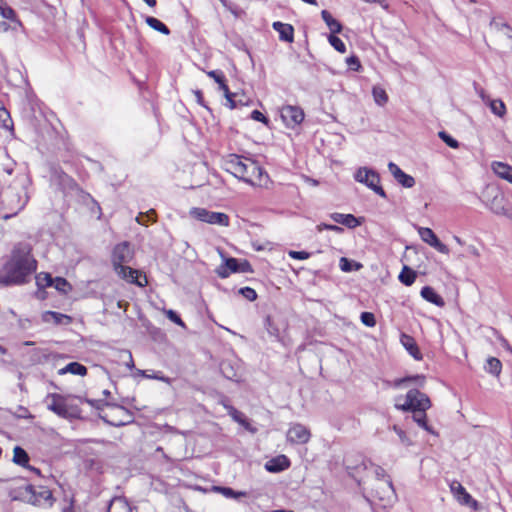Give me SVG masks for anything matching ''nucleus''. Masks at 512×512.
<instances>
[{"instance_id": "24", "label": "nucleus", "mask_w": 512, "mask_h": 512, "mask_svg": "<svg viewBox=\"0 0 512 512\" xmlns=\"http://www.w3.org/2000/svg\"><path fill=\"white\" fill-rule=\"evenodd\" d=\"M0 17L14 23H20L17 19L16 12L6 4L0 5ZM8 28L9 26L6 22L0 21V31H7Z\"/></svg>"}, {"instance_id": "57", "label": "nucleus", "mask_w": 512, "mask_h": 512, "mask_svg": "<svg viewBox=\"0 0 512 512\" xmlns=\"http://www.w3.org/2000/svg\"><path fill=\"white\" fill-rule=\"evenodd\" d=\"M251 119L267 124L269 122L268 118L261 113L259 110H253L250 115Z\"/></svg>"}, {"instance_id": "14", "label": "nucleus", "mask_w": 512, "mask_h": 512, "mask_svg": "<svg viewBox=\"0 0 512 512\" xmlns=\"http://www.w3.org/2000/svg\"><path fill=\"white\" fill-rule=\"evenodd\" d=\"M388 168L395 180L403 187L412 188L415 185V179L402 171L395 163L390 162Z\"/></svg>"}, {"instance_id": "46", "label": "nucleus", "mask_w": 512, "mask_h": 512, "mask_svg": "<svg viewBox=\"0 0 512 512\" xmlns=\"http://www.w3.org/2000/svg\"><path fill=\"white\" fill-rule=\"evenodd\" d=\"M339 265H340L341 270L344 272H351L354 269L358 270L362 267V265L360 263L350 261L349 259H347L345 257H342L340 259Z\"/></svg>"}, {"instance_id": "32", "label": "nucleus", "mask_w": 512, "mask_h": 512, "mask_svg": "<svg viewBox=\"0 0 512 512\" xmlns=\"http://www.w3.org/2000/svg\"><path fill=\"white\" fill-rule=\"evenodd\" d=\"M367 464H368V468L371 467L374 469V474H375L376 478L378 480H384L387 488L391 492H394L392 480L389 478V476H387L386 471L381 466L375 465L374 463H372L370 460H368Z\"/></svg>"}, {"instance_id": "8", "label": "nucleus", "mask_w": 512, "mask_h": 512, "mask_svg": "<svg viewBox=\"0 0 512 512\" xmlns=\"http://www.w3.org/2000/svg\"><path fill=\"white\" fill-rule=\"evenodd\" d=\"M367 462L368 460L361 455H347L344 458V465L348 474L357 481L358 485L362 481L360 477L361 472L368 469Z\"/></svg>"}, {"instance_id": "2", "label": "nucleus", "mask_w": 512, "mask_h": 512, "mask_svg": "<svg viewBox=\"0 0 512 512\" xmlns=\"http://www.w3.org/2000/svg\"><path fill=\"white\" fill-rule=\"evenodd\" d=\"M395 408L401 411H426L431 407L429 397L418 389H410L405 397L395 398Z\"/></svg>"}, {"instance_id": "43", "label": "nucleus", "mask_w": 512, "mask_h": 512, "mask_svg": "<svg viewBox=\"0 0 512 512\" xmlns=\"http://www.w3.org/2000/svg\"><path fill=\"white\" fill-rule=\"evenodd\" d=\"M372 94H373L375 102L378 105L383 106V105H385L387 103L388 95H387L386 91L383 88H381V87H373Z\"/></svg>"}, {"instance_id": "10", "label": "nucleus", "mask_w": 512, "mask_h": 512, "mask_svg": "<svg viewBox=\"0 0 512 512\" xmlns=\"http://www.w3.org/2000/svg\"><path fill=\"white\" fill-rule=\"evenodd\" d=\"M280 115L288 128H294L304 120V111L299 106L285 105L280 110Z\"/></svg>"}, {"instance_id": "26", "label": "nucleus", "mask_w": 512, "mask_h": 512, "mask_svg": "<svg viewBox=\"0 0 512 512\" xmlns=\"http://www.w3.org/2000/svg\"><path fill=\"white\" fill-rule=\"evenodd\" d=\"M420 294L426 301L438 307H443L445 305L443 298L430 286H424L421 289Z\"/></svg>"}, {"instance_id": "19", "label": "nucleus", "mask_w": 512, "mask_h": 512, "mask_svg": "<svg viewBox=\"0 0 512 512\" xmlns=\"http://www.w3.org/2000/svg\"><path fill=\"white\" fill-rule=\"evenodd\" d=\"M42 320L46 323H53L55 325H68L72 322V318L70 316L55 311L44 312Z\"/></svg>"}, {"instance_id": "22", "label": "nucleus", "mask_w": 512, "mask_h": 512, "mask_svg": "<svg viewBox=\"0 0 512 512\" xmlns=\"http://www.w3.org/2000/svg\"><path fill=\"white\" fill-rule=\"evenodd\" d=\"M242 160V157L237 154H229L222 160V168L235 176L239 172L238 169Z\"/></svg>"}, {"instance_id": "52", "label": "nucleus", "mask_w": 512, "mask_h": 512, "mask_svg": "<svg viewBox=\"0 0 512 512\" xmlns=\"http://www.w3.org/2000/svg\"><path fill=\"white\" fill-rule=\"evenodd\" d=\"M239 294L245 297L249 301H254L257 299L256 291L251 287H242L239 289Z\"/></svg>"}, {"instance_id": "23", "label": "nucleus", "mask_w": 512, "mask_h": 512, "mask_svg": "<svg viewBox=\"0 0 512 512\" xmlns=\"http://www.w3.org/2000/svg\"><path fill=\"white\" fill-rule=\"evenodd\" d=\"M239 261L236 258H228L225 263L217 268L216 273L220 278H227L230 273L238 272Z\"/></svg>"}, {"instance_id": "7", "label": "nucleus", "mask_w": 512, "mask_h": 512, "mask_svg": "<svg viewBox=\"0 0 512 512\" xmlns=\"http://www.w3.org/2000/svg\"><path fill=\"white\" fill-rule=\"evenodd\" d=\"M190 216L208 224L229 226V216L223 212L209 211L205 208L194 207L190 210Z\"/></svg>"}, {"instance_id": "21", "label": "nucleus", "mask_w": 512, "mask_h": 512, "mask_svg": "<svg viewBox=\"0 0 512 512\" xmlns=\"http://www.w3.org/2000/svg\"><path fill=\"white\" fill-rule=\"evenodd\" d=\"M401 344L405 347L408 353L416 360L422 359V354L415 339L407 334H402L400 338Z\"/></svg>"}, {"instance_id": "34", "label": "nucleus", "mask_w": 512, "mask_h": 512, "mask_svg": "<svg viewBox=\"0 0 512 512\" xmlns=\"http://www.w3.org/2000/svg\"><path fill=\"white\" fill-rule=\"evenodd\" d=\"M13 462L22 467H28L29 456L28 453L21 448L20 446H16L14 448Z\"/></svg>"}, {"instance_id": "55", "label": "nucleus", "mask_w": 512, "mask_h": 512, "mask_svg": "<svg viewBox=\"0 0 512 512\" xmlns=\"http://www.w3.org/2000/svg\"><path fill=\"white\" fill-rule=\"evenodd\" d=\"M393 431L398 435L400 441L403 443V444H406V445H409L410 444V441H409V438L407 437L405 431H403L400 427H398L397 425H393L392 427Z\"/></svg>"}, {"instance_id": "25", "label": "nucleus", "mask_w": 512, "mask_h": 512, "mask_svg": "<svg viewBox=\"0 0 512 512\" xmlns=\"http://www.w3.org/2000/svg\"><path fill=\"white\" fill-rule=\"evenodd\" d=\"M491 168L498 177L512 183V166L503 162L494 161Z\"/></svg>"}, {"instance_id": "48", "label": "nucleus", "mask_w": 512, "mask_h": 512, "mask_svg": "<svg viewBox=\"0 0 512 512\" xmlns=\"http://www.w3.org/2000/svg\"><path fill=\"white\" fill-rule=\"evenodd\" d=\"M156 213L153 209L149 210L146 213H140L136 220L141 225H146L148 221H155Z\"/></svg>"}, {"instance_id": "4", "label": "nucleus", "mask_w": 512, "mask_h": 512, "mask_svg": "<svg viewBox=\"0 0 512 512\" xmlns=\"http://www.w3.org/2000/svg\"><path fill=\"white\" fill-rule=\"evenodd\" d=\"M84 401L95 409H101V407L104 405L111 406V407H113L115 412H120L124 415V417L121 419H117L114 416L112 418H110L108 414L102 415L101 419L111 426L121 427V426L130 424L134 421L133 414L128 409H126L125 407H123L121 405H116V404H113L110 402H105L104 400H101V399L96 400V399L85 398Z\"/></svg>"}, {"instance_id": "54", "label": "nucleus", "mask_w": 512, "mask_h": 512, "mask_svg": "<svg viewBox=\"0 0 512 512\" xmlns=\"http://www.w3.org/2000/svg\"><path fill=\"white\" fill-rule=\"evenodd\" d=\"M165 314H166L167 318L170 321H172L173 323H175L181 327H185V324L182 321L181 317L174 310H171V309L167 310V311H165Z\"/></svg>"}, {"instance_id": "60", "label": "nucleus", "mask_w": 512, "mask_h": 512, "mask_svg": "<svg viewBox=\"0 0 512 512\" xmlns=\"http://www.w3.org/2000/svg\"><path fill=\"white\" fill-rule=\"evenodd\" d=\"M121 358L126 361V365L129 369H132L134 367V362L130 351H121Z\"/></svg>"}, {"instance_id": "59", "label": "nucleus", "mask_w": 512, "mask_h": 512, "mask_svg": "<svg viewBox=\"0 0 512 512\" xmlns=\"http://www.w3.org/2000/svg\"><path fill=\"white\" fill-rule=\"evenodd\" d=\"M289 256L292 258V259H297V260H305V259H308L310 257V254L306 251H289Z\"/></svg>"}, {"instance_id": "31", "label": "nucleus", "mask_w": 512, "mask_h": 512, "mask_svg": "<svg viewBox=\"0 0 512 512\" xmlns=\"http://www.w3.org/2000/svg\"><path fill=\"white\" fill-rule=\"evenodd\" d=\"M58 373L60 375L71 373L74 375L85 376L87 374V368L79 362H71L65 367L61 368Z\"/></svg>"}, {"instance_id": "35", "label": "nucleus", "mask_w": 512, "mask_h": 512, "mask_svg": "<svg viewBox=\"0 0 512 512\" xmlns=\"http://www.w3.org/2000/svg\"><path fill=\"white\" fill-rule=\"evenodd\" d=\"M145 22L149 27L164 35L170 34V29L163 22H161L159 19L155 17L148 16L146 17Z\"/></svg>"}, {"instance_id": "49", "label": "nucleus", "mask_w": 512, "mask_h": 512, "mask_svg": "<svg viewBox=\"0 0 512 512\" xmlns=\"http://www.w3.org/2000/svg\"><path fill=\"white\" fill-rule=\"evenodd\" d=\"M217 490L227 498H239L246 495L245 492H237L230 487H217Z\"/></svg>"}, {"instance_id": "44", "label": "nucleus", "mask_w": 512, "mask_h": 512, "mask_svg": "<svg viewBox=\"0 0 512 512\" xmlns=\"http://www.w3.org/2000/svg\"><path fill=\"white\" fill-rule=\"evenodd\" d=\"M252 162L251 159H245L241 161V164L239 166V169L234 177L238 178L241 181H250L248 179V170H249V163Z\"/></svg>"}, {"instance_id": "64", "label": "nucleus", "mask_w": 512, "mask_h": 512, "mask_svg": "<svg viewBox=\"0 0 512 512\" xmlns=\"http://www.w3.org/2000/svg\"><path fill=\"white\" fill-rule=\"evenodd\" d=\"M234 95H235V94H233V93H230V94L225 95V98H226V100H227V105H228V107H229L230 109H234V108H236V107H237L236 102H235V100L233 99Z\"/></svg>"}, {"instance_id": "29", "label": "nucleus", "mask_w": 512, "mask_h": 512, "mask_svg": "<svg viewBox=\"0 0 512 512\" xmlns=\"http://www.w3.org/2000/svg\"><path fill=\"white\" fill-rule=\"evenodd\" d=\"M220 371L226 379L239 382L240 375L238 374V369L232 364L231 361H222L220 363Z\"/></svg>"}, {"instance_id": "38", "label": "nucleus", "mask_w": 512, "mask_h": 512, "mask_svg": "<svg viewBox=\"0 0 512 512\" xmlns=\"http://www.w3.org/2000/svg\"><path fill=\"white\" fill-rule=\"evenodd\" d=\"M413 420L424 430H426L429 433L434 434V431L431 426L427 423V416L426 411H415L413 412Z\"/></svg>"}, {"instance_id": "3", "label": "nucleus", "mask_w": 512, "mask_h": 512, "mask_svg": "<svg viewBox=\"0 0 512 512\" xmlns=\"http://www.w3.org/2000/svg\"><path fill=\"white\" fill-rule=\"evenodd\" d=\"M2 203L4 204L5 209L10 212L2 214L1 218L3 220H8L16 216L26 206L28 203V196L23 189L9 187L2 196Z\"/></svg>"}, {"instance_id": "42", "label": "nucleus", "mask_w": 512, "mask_h": 512, "mask_svg": "<svg viewBox=\"0 0 512 512\" xmlns=\"http://www.w3.org/2000/svg\"><path fill=\"white\" fill-rule=\"evenodd\" d=\"M54 278L49 273H39L36 276V284L39 289L53 286Z\"/></svg>"}, {"instance_id": "18", "label": "nucleus", "mask_w": 512, "mask_h": 512, "mask_svg": "<svg viewBox=\"0 0 512 512\" xmlns=\"http://www.w3.org/2000/svg\"><path fill=\"white\" fill-rule=\"evenodd\" d=\"M482 100L489 106L491 112L503 118L506 114V106L501 99H490L483 91L480 93Z\"/></svg>"}, {"instance_id": "51", "label": "nucleus", "mask_w": 512, "mask_h": 512, "mask_svg": "<svg viewBox=\"0 0 512 512\" xmlns=\"http://www.w3.org/2000/svg\"><path fill=\"white\" fill-rule=\"evenodd\" d=\"M264 326L267 330V332L272 335V336H278L279 334V329L276 327V325L274 324L273 320H272V317L271 316H266L265 320H264Z\"/></svg>"}, {"instance_id": "47", "label": "nucleus", "mask_w": 512, "mask_h": 512, "mask_svg": "<svg viewBox=\"0 0 512 512\" xmlns=\"http://www.w3.org/2000/svg\"><path fill=\"white\" fill-rule=\"evenodd\" d=\"M438 136L439 138L445 142L449 147L451 148H458L459 147V142L454 139L451 135H449L448 133H446L445 131H440L438 133Z\"/></svg>"}, {"instance_id": "15", "label": "nucleus", "mask_w": 512, "mask_h": 512, "mask_svg": "<svg viewBox=\"0 0 512 512\" xmlns=\"http://www.w3.org/2000/svg\"><path fill=\"white\" fill-rule=\"evenodd\" d=\"M290 467V460L286 455H278L265 464V469L271 473H278Z\"/></svg>"}, {"instance_id": "27", "label": "nucleus", "mask_w": 512, "mask_h": 512, "mask_svg": "<svg viewBox=\"0 0 512 512\" xmlns=\"http://www.w3.org/2000/svg\"><path fill=\"white\" fill-rule=\"evenodd\" d=\"M451 492L460 504H468L471 500V495L466 491L462 484L454 481L450 485Z\"/></svg>"}, {"instance_id": "41", "label": "nucleus", "mask_w": 512, "mask_h": 512, "mask_svg": "<svg viewBox=\"0 0 512 512\" xmlns=\"http://www.w3.org/2000/svg\"><path fill=\"white\" fill-rule=\"evenodd\" d=\"M418 232L421 239L430 246L438 239L433 230L428 227H420Z\"/></svg>"}, {"instance_id": "30", "label": "nucleus", "mask_w": 512, "mask_h": 512, "mask_svg": "<svg viewBox=\"0 0 512 512\" xmlns=\"http://www.w3.org/2000/svg\"><path fill=\"white\" fill-rule=\"evenodd\" d=\"M321 17H322L323 21L326 23V25L328 26L329 30L331 31V34L341 33L342 28H343L342 24L338 20L333 18V16L331 15V13L329 11L322 10Z\"/></svg>"}, {"instance_id": "9", "label": "nucleus", "mask_w": 512, "mask_h": 512, "mask_svg": "<svg viewBox=\"0 0 512 512\" xmlns=\"http://www.w3.org/2000/svg\"><path fill=\"white\" fill-rule=\"evenodd\" d=\"M134 253L130 246V243L124 241L122 243L117 244L112 252V264L113 268H120L124 271V265L126 263H130L133 259Z\"/></svg>"}, {"instance_id": "50", "label": "nucleus", "mask_w": 512, "mask_h": 512, "mask_svg": "<svg viewBox=\"0 0 512 512\" xmlns=\"http://www.w3.org/2000/svg\"><path fill=\"white\" fill-rule=\"evenodd\" d=\"M360 319L361 322L367 327H374L376 325L375 315L371 312H362Z\"/></svg>"}, {"instance_id": "1", "label": "nucleus", "mask_w": 512, "mask_h": 512, "mask_svg": "<svg viewBox=\"0 0 512 512\" xmlns=\"http://www.w3.org/2000/svg\"><path fill=\"white\" fill-rule=\"evenodd\" d=\"M35 269L36 262L31 259L30 252L15 248L10 260L4 265L0 274V285L24 284Z\"/></svg>"}, {"instance_id": "63", "label": "nucleus", "mask_w": 512, "mask_h": 512, "mask_svg": "<svg viewBox=\"0 0 512 512\" xmlns=\"http://www.w3.org/2000/svg\"><path fill=\"white\" fill-rule=\"evenodd\" d=\"M238 272H242V273L252 272L251 264L247 260H243L242 262H239Z\"/></svg>"}, {"instance_id": "33", "label": "nucleus", "mask_w": 512, "mask_h": 512, "mask_svg": "<svg viewBox=\"0 0 512 512\" xmlns=\"http://www.w3.org/2000/svg\"><path fill=\"white\" fill-rule=\"evenodd\" d=\"M416 272L408 266H404L399 274V280L406 286H411L416 279Z\"/></svg>"}, {"instance_id": "58", "label": "nucleus", "mask_w": 512, "mask_h": 512, "mask_svg": "<svg viewBox=\"0 0 512 512\" xmlns=\"http://www.w3.org/2000/svg\"><path fill=\"white\" fill-rule=\"evenodd\" d=\"M15 416L17 418H22V419L32 418V415L30 414L29 410L26 407H24V406H18L17 407V410L15 412Z\"/></svg>"}, {"instance_id": "53", "label": "nucleus", "mask_w": 512, "mask_h": 512, "mask_svg": "<svg viewBox=\"0 0 512 512\" xmlns=\"http://www.w3.org/2000/svg\"><path fill=\"white\" fill-rule=\"evenodd\" d=\"M221 2V4L228 10L230 11L233 15H235L236 17H238L241 13V9L234 3H232L231 1L229 0H219Z\"/></svg>"}, {"instance_id": "12", "label": "nucleus", "mask_w": 512, "mask_h": 512, "mask_svg": "<svg viewBox=\"0 0 512 512\" xmlns=\"http://www.w3.org/2000/svg\"><path fill=\"white\" fill-rule=\"evenodd\" d=\"M311 437L309 429L302 424H294L287 431V441L292 444H305Z\"/></svg>"}, {"instance_id": "45", "label": "nucleus", "mask_w": 512, "mask_h": 512, "mask_svg": "<svg viewBox=\"0 0 512 512\" xmlns=\"http://www.w3.org/2000/svg\"><path fill=\"white\" fill-rule=\"evenodd\" d=\"M328 41L336 51L340 53L346 52V45L338 36H336V34H330L328 36Z\"/></svg>"}, {"instance_id": "17", "label": "nucleus", "mask_w": 512, "mask_h": 512, "mask_svg": "<svg viewBox=\"0 0 512 512\" xmlns=\"http://www.w3.org/2000/svg\"><path fill=\"white\" fill-rule=\"evenodd\" d=\"M330 218L338 224H341L349 229L356 228L361 225L362 221L359 218H356L352 214H342L338 212H334L330 214Z\"/></svg>"}, {"instance_id": "56", "label": "nucleus", "mask_w": 512, "mask_h": 512, "mask_svg": "<svg viewBox=\"0 0 512 512\" xmlns=\"http://www.w3.org/2000/svg\"><path fill=\"white\" fill-rule=\"evenodd\" d=\"M347 64L354 71H359V69L361 68V63H360L359 58L354 55L347 58Z\"/></svg>"}, {"instance_id": "39", "label": "nucleus", "mask_w": 512, "mask_h": 512, "mask_svg": "<svg viewBox=\"0 0 512 512\" xmlns=\"http://www.w3.org/2000/svg\"><path fill=\"white\" fill-rule=\"evenodd\" d=\"M53 287L64 295H67L70 291H72V285L63 277L54 278Z\"/></svg>"}, {"instance_id": "16", "label": "nucleus", "mask_w": 512, "mask_h": 512, "mask_svg": "<svg viewBox=\"0 0 512 512\" xmlns=\"http://www.w3.org/2000/svg\"><path fill=\"white\" fill-rule=\"evenodd\" d=\"M248 179L250 181H244L245 183L255 186L260 185L262 181V177L266 176L268 177L267 173L264 171V169L256 162L253 161L249 163V170H248Z\"/></svg>"}, {"instance_id": "40", "label": "nucleus", "mask_w": 512, "mask_h": 512, "mask_svg": "<svg viewBox=\"0 0 512 512\" xmlns=\"http://www.w3.org/2000/svg\"><path fill=\"white\" fill-rule=\"evenodd\" d=\"M0 125L2 128L9 130L11 133L14 132L13 121L11 119L10 113L5 107L0 110Z\"/></svg>"}, {"instance_id": "11", "label": "nucleus", "mask_w": 512, "mask_h": 512, "mask_svg": "<svg viewBox=\"0 0 512 512\" xmlns=\"http://www.w3.org/2000/svg\"><path fill=\"white\" fill-rule=\"evenodd\" d=\"M47 399L51 400V402L48 403L47 408L54 412L56 415L62 418H70L76 416V414L69 412L64 396L57 393H50L48 394Z\"/></svg>"}, {"instance_id": "61", "label": "nucleus", "mask_w": 512, "mask_h": 512, "mask_svg": "<svg viewBox=\"0 0 512 512\" xmlns=\"http://www.w3.org/2000/svg\"><path fill=\"white\" fill-rule=\"evenodd\" d=\"M431 247L435 248L437 251L443 254L449 253V248L447 245L442 243L439 239L435 240L434 243H432Z\"/></svg>"}, {"instance_id": "37", "label": "nucleus", "mask_w": 512, "mask_h": 512, "mask_svg": "<svg viewBox=\"0 0 512 512\" xmlns=\"http://www.w3.org/2000/svg\"><path fill=\"white\" fill-rule=\"evenodd\" d=\"M424 380H425V377L422 375L408 376V377H404V378L395 379L393 381L392 385L395 388L402 387L411 382H416V383L422 385L424 383Z\"/></svg>"}, {"instance_id": "5", "label": "nucleus", "mask_w": 512, "mask_h": 512, "mask_svg": "<svg viewBox=\"0 0 512 512\" xmlns=\"http://www.w3.org/2000/svg\"><path fill=\"white\" fill-rule=\"evenodd\" d=\"M482 202L497 215H506L508 212L505 195L497 187L487 186L483 191Z\"/></svg>"}, {"instance_id": "62", "label": "nucleus", "mask_w": 512, "mask_h": 512, "mask_svg": "<svg viewBox=\"0 0 512 512\" xmlns=\"http://www.w3.org/2000/svg\"><path fill=\"white\" fill-rule=\"evenodd\" d=\"M207 75L212 78L216 83L221 82V79L225 77L224 73L220 70H211L207 72Z\"/></svg>"}, {"instance_id": "6", "label": "nucleus", "mask_w": 512, "mask_h": 512, "mask_svg": "<svg viewBox=\"0 0 512 512\" xmlns=\"http://www.w3.org/2000/svg\"><path fill=\"white\" fill-rule=\"evenodd\" d=\"M354 178L357 182L365 184L368 188L373 190L376 194H378L382 198H387V194L384 189L380 186V176L379 174L368 168H359Z\"/></svg>"}, {"instance_id": "13", "label": "nucleus", "mask_w": 512, "mask_h": 512, "mask_svg": "<svg viewBox=\"0 0 512 512\" xmlns=\"http://www.w3.org/2000/svg\"><path fill=\"white\" fill-rule=\"evenodd\" d=\"M124 271H122L120 268L116 267L114 268V271L116 274L123 280H126L129 283L136 284L139 287H144L147 284L146 276H144V282H142L139 279V271L136 269H133L129 266L124 265Z\"/></svg>"}, {"instance_id": "20", "label": "nucleus", "mask_w": 512, "mask_h": 512, "mask_svg": "<svg viewBox=\"0 0 512 512\" xmlns=\"http://www.w3.org/2000/svg\"><path fill=\"white\" fill-rule=\"evenodd\" d=\"M273 29L279 33V38L285 42H293L294 40V28L290 24L276 21L273 23Z\"/></svg>"}, {"instance_id": "28", "label": "nucleus", "mask_w": 512, "mask_h": 512, "mask_svg": "<svg viewBox=\"0 0 512 512\" xmlns=\"http://www.w3.org/2000/svg\"><path fill=\"white\" fill-rule=\"evenodd\" d=\"M107 512H132V508L124 497H114L109 502Z\"/></svg>"}, {"instance_id": "36", "label": "nucleus", "mask_w": 512, "mask_h": 512, "mask_svg": "<svg viewBox=\"0 0 512 512\" xmlns=\"http://www.w3.org/2000/svg\"><path fill=\"white\" fill-rule=\"evenodd\" d=\"M485 370L494 376H499L502 370V363L498 358L489 357L486 361Z\"/></svg>"}]
</instances>
